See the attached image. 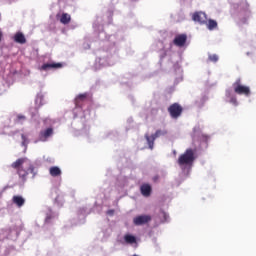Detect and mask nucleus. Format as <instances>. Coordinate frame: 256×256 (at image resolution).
<instances>
[{
    "instance_id": "28",
    "label": "nucleus",
    "mask_w": 256,
    "mask_h": 256,
    "mask_svg": "<svg viewBox=\"0 0 256 256\" xmlns=\"http://www.w3.org/2000/svg\"><path fill=\"white\" fill-rule=\"evenodd\" d=\"M2 38H3V33H1V31H0V41Z\"/></svg>"
},
{
    "instance_id": "21",
    "label": "nucleus",
    "mask_w": 256,
    "mask_h": 256,
    "mask_svg": "<svg viewBox=\"0 0 256 256\" xmlns=\"http://www.w3.org/2000/svg\"><path fill=\"white\" fill-rule=\"evenodd\" d=\"M21 139L23 147H27V145H29V140L27 139V136H25V134H22Z\"/></svg>"
},
{
    "instance_id": "27",
    "label": "nucleus",
    "mask_w": 256,
    "mask_h": 256,
    "mask_svg": "<svg viewBox=\"0 0 256 256\" xmlns=\"http://www.w3.org/2000/svg\"><path fill=\"white\" fill-rule=\"evenodd\" d=\"M114 213H115L114 210H109V211H108V215H113Z\"/></svg>"
},
{
    "instance_id": "26",
    "label": "nucleus",
    "mask_w": 256,
    "mask_h": 256,
    "mask_svg": "<svg viewBox=\"0 0 256 256\" xmlns=\"http://www.w3.org/2000/svg\"><path fill=\"white\" fill-rule=\"evenodd\" d=\"M230 103H233V105H237V98H232L230 100Z\"/></svg>"
},
{
    "instance_id": "16",
    "label": "nucleus",
    "mask_w": 256,
    "mask_h": 256,
    "mask_svg": "<svg viewBox=\"0 0 256 256\" xmlns=\"http://www.w3.org/2000/svg\"><path fill=\"white\" fill-rule=\"evenodd\" d=\"M49 174L51 177H61V168L57 166H52L49 169Z\"/></svg>"
},
{
    "instance_id": "7",
    "label": "nucleus",
    "mask_w": 256,
    "mask_h": 256,
    "mask_svg": "<svg viewBox=\"0 0 256 256\" xmlns=\"http://www.w3.org/2000/svg\"><path fill=\"white\" fill-rule=\"evenodd\" d=\"M186 43H187V34H178L175 36L173 40V44L176 47H185Z\"/></svg>"
},
{
    "instance_id": "1",
    "label": "nucleus",
    "mask_w": 256,
    "mask_h": 256,
    "mask_svg": "<svg viewBox=\"0 0 256 256\" xmlns=\"http://www.w3.org/2000/svg\"><path fill=\"white\" fill-rule=\"evenodd\" d=\"M195 162V150L188 148L183 154L178 158V165L180 167H187L193 165Z\"/></svg>"
},
{
    "instance_id": "2",
    "label": "nucleus",
    "mask_w": 256,
    "mask_h": 256,
    "mask_svg": "<svg viewBox=\"0 0 256 256\" xmlns=\"http://www.w3.org/2000/svg\"><path fill=\"white\" fill-rule=\"evenodd\" d=\"M232 87L234 89V92L237 95H245L246 97H249V95H251V89H249V87L244 86L241 83V78H238L233 84Z\"/></svg>"
},
{
    "instance_id": "12",
    "label": "nucleus",
    "mask_w": 256,
    "mask_h": 256,
    "mask_svg": "<svg viewBox=\"0 0 256 256\" xmlns=\"http://www.w3.org/2000/svg\"><path fill=\"white\" fill-rule=\"evenodd\" d=\"M14 41L15 43H19L20 45H25V43H27V38H25L23 32H17L14 35Z\"/></svg>"
},
{
    "instance_id": "9",
    "label": "nucleus",
    "mask_w": 256,
    "mask_h": 256,
    "mask_svg": "<svg viewBox=\"0 0 256 256\" xmlns=\"http://www.w3.org/2000/svg\"><path fill=\"white\" fill-rule=\"evenodd\" d=\"M150 221H151L150 215H140V216H136L133 219L134 225H137V226L146 225V223H149Z\"/></svg>"
},
{
    "instance_id": "19",
    "label": "nucleus",
    "mask_w": 256,
    "mask_h": 256,
    "mask_svg": "<svg viewBox=\"0 0 256 256\" xmlns=\"http://www.w3.org/2000/svg\"><path fill=\"white\" fill-rule=\"evenodd\" d=\"M124 240L130 245H133V243H137V238H135V236L130 234L125 235Z\"/></svg>"
},
{
    "instance_id": "25",
    "label": "nucleus",
    "mask_w": 256,
    "mask_h": 256,
    "mask_svg": "<svg viewBox=\"0 0 256 256\" xmlns=\"http://www.w3.org/2000/svg\"><path fill=\"white\" fill-rule=\"evenodd\" d=\"M152 181H154V183H157V181H159V175H156L152 178Z\"/></svg>"
},
{
    "instance_id": "14",
    "label": "nucleus",
    "mask_w": 256,
    "mask_h": 256,
    "mask_svg": "<svg viewBox=\"0 0 256 256\" xmlns=\"http://www.w3.org/2000/svg\"><path fill=\"white\" fill-rule=\"evenodd\" d=\"M24 163H27V159L26 158H19L17 159L14 163H12L11 167L13 169H23V167H21Z\"/></svg>"
},
{
    "instance_id": "4",
    "label": "nucleus",
    "mask_w": 256,
    "mask_h": 256,
    "mask_svg": "<svg viewBox=\"0 0 256 256\" xmlns=\"http://www.w3.org/2000/svg\"><path fill=\"white\" fill-rule=\"evenodd\" d=\"M168 113L172 119H179L183 115V106L179 103H173L168 107Z\"/></svg>"
},
{
    "instance_id": "23",
    "label": "nucleus",
    "mask_w": 256,
    "mask_h": 256,
    "mask_svg": "<svg viewBox=\"0 0 256 256\" xmlns=\"http://www.w3.org/2000/svg\"><path fill=\"white\" fill-rule=\"evenodd\" d=\"M160 217H163L164 221H167V219H169V215L165 213V211H162L160 213Z\"/></svg>"
},
{
    "instance_id": "15",
    "label": "nucleus",
    "mask_w": 256,
    "mask_h": 256,
    "mask_svg": "<svg viewBox=\"0 0 256 256\" xmlns=\"http://www.w3.org/2000/svg\"><path fill=\"white\" fill-rule=\"evenodd\" d=\"M86 100H87V93L79 94L75 98V105H76V107H81V103H84V101H86Z\"/></svg>"
},
{
    "instance_id": "22",
    "label": "nucleus",
    "mask_w": 256,
    "mask_h": 256,
    "mask_svg": "<svg viewBox=\"0 0 256 256\" xmlns=\"http://www.w3.org/2000/svg\"><path fill=\"white\" fill-rule=\"evenodd\" d=\"M36 103H39L38 107H42V105H43V95H38L37 96Z\"/></svg>"
},
{
    "instance_id": "18",
    "label": "nucleus",
    "mask_w": 256,
    "mask_h": 256,
    "mask_svg": "<svg viewBox=\"0 0 256 256\" xmlns=\"http://www.w3.org/2000/svg\"><path fill=\"white\" fill-rule=\"evenodd\" d=\"M207 25V28L209 31H213L214 29H217V21L210 19L208 22L205 23Z\"/></svg>"
},
{
    "instance_id": "20",
    "label": "nucleus",
    "mask_w": 256,
    "mask_h": 256,
    "mask_svg": "<svg viewBox=\"0 0 256 256\" xmlns=\"http://www.w3.org/2000/svg\"><path fill=\"white\" fill-rule=\"evenodd\" d=\"M208 60L212 63H217V61H219V56L217 54H209Z\"/></svg>"
},
{
    "instance_id": "17",
    "label": "nucleus",
    "mask_w": 256,
    "mask_h": 256,
    "mask_svg": "<svg viewBox=\"0 0 256 256\" xmlns=\"http://www.w3.org/2000/svg\"><path fill=\"white\" fill-rule=\"evenodd\" d=\"M60 23L63 25H69V23H71V15L63 13L60 17Z\"/></svg>"
},
{
    "instance_id": "24",
    "label": "nucleus",
    "mask_w": 256,
    "mask_h": 256,
    "mask_svg": "<svg viewBox=\"0 0 256 256\" xmlns=\"http://www.w3.org/2000/svg\"><path fill=\"white\" fill-rule=\"evenodd\" d=\"M17 119H18V121H25V116H23V115H18L17 116Z\"/></svg>"
},
{
    "instance_id": "13",
    "label": "nucleus",
    "mask_w": 256,
    "mask_h": 256,
    "mask_svg": "<svg viewBox=\"0 0 256 256\" xmlns=\"http://www.w3.org/2000/svg\"><path fill=\"white\" fill-rule=\"evenodd\" d=\"M12 202L14 205H17V207H23L25 205V198L19 195L13 196Z\"/></svg>"
},
{
    "instance_id": "6",
    "label": "nucleus",
    "mask_w": 256,
    "mask_h": 256,
    "mask_svg": "<svg viewBox=\"0 0 256 256\" xmlns=\"http://www.w3.org/2000/svg\"><path fill=\"white\" fill-rule=\"evenodd\" d=\"M29 173H31L33 177H35V167H33V165L31 164H29V167L27 170L23 168L18 169V175L20 178H22V181H27V175H29Z\"/></svg>"
},
{
    "instance_id": "8",
    "label": "nucleus",
    "mask_w": 256,
    "mask_h": 256,
    "mask_svg": "<svg viewBox=\"0 0 256 256\" xmlns=\"http://www.w3.org/2000/svg\"><path fill=\"white\" fill-rule=\"evenodd\" d=\"M54 133L53 128H47L45 130L40 131L38 141H42L45 143L49 139V137H52Z\"/></svg>"
},
{
    "instance_id": "11",
    "label": "nucleus",
    "mask_w": 256,
    "mask_h": 256,
    "mask_svg": "<svg viewBox=\"0 0 256 256\" xmlns=\"http://www.w3.org/2000/svg\"><path fill=\"white\" fill-rule=\"evenodd\" d=\"M153 189L151 188L150 184L144 183L140 187V193L143 197H151V192Z\"/></svg>"
},
{
    "instance_id": "10",
    "label": "nucleus",
    "mask_w": 256,
    "mask_h": 256,
    "mask_svg": "<svg viewBox=\"0 0 256 256\" xmlns=\"http://www.w3.org/2000/svg\"><path fill=\"white\" fill-rule=\"evenodd\" d=\"M63 67V64L61 63H45L41 66V71H49L50 69H61Z\"/></svg>"
},
{
    "instance_id": "3",
    "label": "nucleus",
    "mask_w": 256,
    "mask_h": 256,
    "mask_svg": "<svg viewBox=\"0 0 256 256\" xmlns=\"http://www.w3.org/2000/svg\"><path fill=\"white\" fill-rule=\"evenodd\" d=\"M167 130L163 129V130H156V132L154 134H152L151 136H149V134H145V139L148 143V147L149 149L153 150V147L155 145V139H159V137H165V135H167Z\"/></svg>"
},
{
    "instance_id": "5",
    "label": "nucleus",
    "mask_w": 256,
    "mask_h": 256,
    "mask_svg": "<svg viewBox=\"0 0 256 256\" xmlns=\"http://www.w3.org/2000/svg\"><path fill=\"white\" fill-rule=\"evenodd\" d=\"M192 20L195 23H199L200 25H205L207 23V14L205 12H194L192 14Z\"/></svg>"
}]
</instances>
